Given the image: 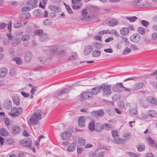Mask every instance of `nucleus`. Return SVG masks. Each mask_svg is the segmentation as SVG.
<instances>
[{"label": "nucleus", "mask_w": 157, "mask_h": 157, "mask_svg": "<svg viewBox=\"0 0 157 157\" xmlns=\"http://www.w3.org/2000/svg\"><path fill=\"white\" fill-rule=\"evenodd\" d=\"M111 34H113L117 37H118L120 35L115 29H112L111 30Z\"/></svg>", "instance_id": "51"}, {"label": "nucleus", "mask_w": 157, "mask_h": 157, "mask_svg": "<svg viewBox=\"0 0 157 157\" xmlns=\"http://www.w3.org/2000/svg\"><path fill=\"white\" fill-rule=\"evenodd\" d=\"M101 89L100 86L99 87H95L93 88L92 90V95H96L99 92Z\"/></svg>", "instance_id": "28"}, {"label": "nucleus", "mask_w": 157, "mask_h": 157, "mask_svg": "<svg viewBox=\"0 0 157 157\" xmlns=\"http://www.w3.org/2000/svg\"><path fill=\"white\" fill-rule=\"evenodd\" d=\"M63 47V45L51 46L50 47V52L52 54L55 53L58 55L63 56L65 53L64 51H62Z\"/></svg>", "instance_id": "2"}, {"label": "nucleus", "mask_w": 157, "mask_h": 157, "mask_svg": "<svg viewBox=\"0 0 157 157\" xmlns=\"http://www.w3.org/2000/svg\"><path fill=\"white\" fill-rule=\"evenodd\" d=\"M138 31L140 34L144 35L145 33V30L143 27H140L138 29Z\"/></svg>", "instance_id": "48"}, {"label": "nucleus", "mask_w": 157, "mask_h": 157, "mask_svg": "<svg viewBox=\"0 0 157 157\" xmlns=\"http://www.w3.org/2000/svg\"><path fill=\"white\" fill-rule=\"evenodd\" d=\"M32 141L29 139H26L22 140L21 143L23 146L30 148L32 144Z\"/></svg>", "instance_id": "6"}, {"label": "nucleus", "mask_w": 157, "mask_h": 157, "mask_svg": "<svg viewBox=\"0 0 157 157\" xmlns=\"http://www.w3.org/2000/svg\"><path fill=\"white\" fill-rule=\"evenodd\" d=\"M112 134L113 137L118 136V131L115 130H113L112 131Z\"/></svg>", "instance_id": "59"}, {"label": "nucleus", "mask_w": 157, "mask_h": 157, "mask_svg": "<svg viewBox=\"0 0 157 157\" xmlns=\"http://www.w3.org/2000/svg\"><path fill=\"white\" fill-rule=\"evenodd\" d=\"M103 129H104L106 130H108L111 128L112 126L111 124L105 123L102 125Z\"/></svg>", "instance_id": "43"}, {"label": "nucleus", "mask_w": 157, "mask_h": 157, "mask_svg": "<svg viewBox=\"0 0 157 157\" xmlns=\"http://www.w3.org/2000/svg\"><path fill=\"white\" fill-rule=\"evenodd\" d=\"M20 42V39L17 37H15L13 39L12 44L13 46L16 47L18 45Z\"/></svg>", "instance_id": "25"}, {"label": "nucleus", "mask_w": 157, "mask_h": 157, "mask_svg": "<svg viewBox=\"0 0 157 157\" xmlns=\"http://www.w3.org/2000/svg\"><path fill=\"white\" fill-rule=\"evenodd\" d=\"M50 10L54 11L55 12H57L58 11V7L56 6H50Z\"/></svg>", "instance_id": "50"}, {"label": "nucleus", "mask_w": 157, "mask_h": 157, "mask_svg": "<svg viewBox=\"0 0 157 157\" xmlns=\"http://www.w3.org/2000/svg\"><path fill=\"white\" fill-rule=\"evenodd\" d=\"M78 126L81 127H82L85 126V119L84 117H80L78 119Z\"/></svg>", "instance_id": "19"}, {"label": "nucleus", "mask_w": 157, "mask_h": 157, "mask_svg": "<svg viewBox=\"0 0 157 157\" xmlns=\"http://www.w3.org/2000/svg\"><path fill=\"white\" fill-rule=\"evenodd\" d=\"M22 111V108L21 107H18L17 108L16 107H13L11 110V113H8V115L12 117H16L20 115Z\"/></svg>", "instance_id": "4"}, {"label": "nucleus", "mask_w": 157, "mask_h": 157, "mask_svg": "<svg viewBox=\"0 0 157 157\" xmlns=\"http://www.w3.org/2000/svg\"><path fill=\"white\" fill-rule=\"evenodd\" d=\"M13 102L16 105H18L20 104V99L17 97H14L13 98Z\"/></svg>", "instance_id": "38"}, {"label": "nucleus", "mask_w": 157, "mask_h": 157, "mask_svg": "<svg viewBox=\"0 0 157 157\" xmlns=\"http://www.w3.org/2000/svg\"><path fill=\"white\" fill-rule=\"evenodd\" d=\"M113 142L117 144H121L123 143V140L117 136L113 139Z\"/></svg>", "instance_id": "31"}, {"label": "nucleus", "mask_w": 157, "mask_h": 157, "mask_svg": "<svg viewBox=\"0 0 157 157\" xmlns=\"http://www.w3.org/2000/svg\"><path fill=\"white\" fill-rule=\"evenodd\" d=\"M33 57L32 54L30 51L26 52L24 58L25 62L28 63L30 62Z\"/></svg>", "instance_id": "11"}, {"label": "nucleus", "mask_w": 157, "mask_h": 157, "mask_svg": "<svg viewBox=\"0 0 157 157\" xmlns=\"http://www.w3.org/2000/svg\"><path fill=\"white\" fill-rule=\"evenodd\" d=\"M44 136H40V137L38 138V140L35 142V145L36 146H37L39 145V142L40 141V140L42 138H44Z\"/></svg>", "instance_id": "60"}, {"label": "nucleus", "mask_w": 157, "mask_h": 157, "mask_svg": "<svg viewBox=\"0 0 157 157\" xmlns=\"http://www.w3.org/2000/svg\"><path fill=\"white\" fill-rule=\"evenodd\" d=\"M119 84H116L115 85H114L112 88L113 90L114 91H118L119 89Z\"/></svg>", "instance_id": "54"}, {"label": "nucleus", "mask_w": 157, "mask_h": 157, "mask_svg": "<svg viewBox=\"0 0 157 157\" xmlns=\"http://www.w3.org/2000/svg\"><path fill=\"white\" fill-rule=\"evenodd\" d=\"M77 56V54L75 52H72L71 53V55L68 58V59L70 60H75Z\"/></svg>", "instance_id": "37"}, {"label": "nucleus", "mask_w": 157, "mask_h": 157, "mask_svg": "<svg viewBox=\"0 0 157 157\" xmlns=\"http://www.w3.org/2000/svg\"><path fill=\"white\" fill-rule=\"evenodd\" d=\"M101 89L103 90V96L107 97L111 93V86L105 84L100 86Z\"/></svg>", "instance_id": "3"}, {"label": "nucleus", "mask_w": 157, "mask_h": 157, "mask_svg": "<svg viewBox=\"0 0 157 157\" xmlns=\"http://www.w3.org/2000/svg\"><path fill=\"white\" fill-rule=\"evenodd\" d=\"M118 23L119 22L117 20L113 18L109 19L107 21L108 25L111 27H113L117 25Z\"/></svg>", "instance_id": "7"}, {"label": "nucleus", "mask_w": 157, "mask_h": 157, "mask_svg": "<svg viewBox=\"0 0 157 157\" xmlns=\"http://www.w3.org/2000/svg\"><path fill=\"white\" fill-rule=\"evenodd\" d=\"M143 86V83L142 82L137 83L133 86L132 89L133 90H136L139 89Z\"/></svg>", "instance_id": "24"}, {"label": "nucleus", "mask_w": 157, "mask_h": 157, "mask_svg": "<svg viewBox=\"0 0 157 157\" xmlns=\"http://www.w3.org/2000/svg\"><path fill=\"white\" fill-rule=\"evenodd\" d=\"M31 15L29 13H21L20 16L21 19H27L30 17Z\"/></svg>", "instance_id": "34"}, {"label": "nucleus", "mask_w": 157, "mask_h": 157, "mask_svg": "<svg viewBox=\"0 0 157 157\" xmlns=\"http://www.w3.org/2000/svg\"><path fill=\"white\" fill-rule=\"evenodd\" d=\"M104 155V153L103 151H100L97 154L93 153L90 154V157H103Z\"/></svg>", "instance_id": "22"}, {"label": "nucleus", "mask_w": 157, "mask_h": 157, "mask_svg": "<svg viewBox=\"0 0 157 157\" xmlns=\"http://www.w3.org/2000/svg\"><path fill=\"white\" fill-rule=\"evenodd\" d=\"M81 1V0H71V3L73 4H78Z\"/></svg>", "instance_id": "61"}, {"label": "nucleus", "mask_w": 157, "mask_h": 157, "mask_svg": "<svg viewBox=\"0 0 157 157\" xmlns=\"http://www.w3.org/2000/svg\"><path fill=\"white\" fill-rule=\"evenodd\" d=\"M76 144L75 142L72 143L67 148V150L69 152H73L76 149Z\"/></svg>", "instance_id": "20"}, {"label": "nucleus", "mask_w": 157, "mask_h": 157, "mask_svg": "<svg viewBox=\"0 0 157 157\" xmlns=\"http://www.w3.org/2000/svg\"><path fill=\"white\" fill-rule=\"evenodd\" d=\"M48 37V35L46 33H44L39 37V39L40 41L44 42L45 41Z\"/></svg>", "instance_id": "21"}, {"label": "nucleus", "mask_w": 157, "mask_h": 157, "mask_svg": "<svg viewBox=\"0 0 157 157\" xmlns=\"http://www.w3.org/2000/svg\"><path fill=\"white\" fill-rule=\"evenodd\" d=\"M27 4L33 8L36 7L37 6L36 0H30L27 2Z\"/></svg>", "instance_id": "18"}, {"label": "nucleus", "mask_w": 157, "mask_h": 157, "mask_svg": "<svg viewBox=\"0 0 157 157\" xmlns=\"http://www.w3.org/2000/svg\"><path fill=\"white\" fill-rule=\"evenodd\" d=\"M141 22L142 25L145 27L147 26L149 24L148 21L144 20H141Z\"/></svg>", "instance_id": "56"}, {"label": "nucleus", "mask_w": 157, "mask_h": 157, "mask_svg": "<svg viewBox=\"0 0 157 157\" xmlns=\"http://www.w3.org/2000/svg\"><path fill=\"white\" fill-rule=\"evenodd\" d=\"M119 84L120 87H122L124 88L125 91L128 92H130L131 91V89L130 88H127L126 87H124L122 85V84L121 83H119Z\"/></svg>", "instance_id": "57"}, {"label": "nucleus", "mask_w": 157, "mask_h": 157, "mask_svg": "<svg viewBox=\"0 0 157 157\" xmlns=\"http://www.w3.org/2000/svg\"><path fill=\"white\" fill-rule=\"evenodd\" d=\"M72 136L71 132L69 131H65L61 134V137L62 140H64L68 139Z\"/></svg>", "instance_id": "9"}, {"label": "nucleus", "mask_w": 157, "mask_h": 157, "mask_svg": "<svg viewBox=\"0 0 157 157\" xmlns=\"http://www.w3.org/2000/svg\"><path fill=\"white\" fill-rule=\"evenodd\" d=\"M147 113L149 116L150 117L152 118L157 116L156 111L154 110H148Z\"/></svg>", "instance_id": "29"}, {"label": "nucleus", "mask_w": 157, "mask_h": 157, "mask_svg": "<svg viewBox=\"0 0 157 157\" xmlns=\"http://www.w3.org/2000/svg\"><path fill=\"white\" fill-rule=\"evenodd\" d=\"M4 122L6 126L8 127L10 124V121L8 118H4Z\"/></svg>", "instance_id": "53"}, {"label": "nucleus", "mask_w": 157, "mask_h": 157, "mask_svg": "<svg viewBox=\"0 0 157 157\" xmlns=\"http://www.w3.org/2000/svg\"><path fill=\"white\" fill-rule=\"evenodd\" d=\"M146 157H157L155 155L151 153H148L145 154Z\"/></svg>", "instance_id": "64"}, {"label": "nucleus", "mask_w": 157, "mask_h": 157, "mask_svg": "<svg viewBox=\"0 0 157 157\" xmlns=\"http://www.w3.org/2000/svg\"><path fill=\"white\" fill-rule=\"evenodd\" d=\"M12 60L14 61L16 63L17 65H21L23 63L22 59L19 57H16L13 58Z\"/></svg>", "instance_id": "32"}, {"label": "nucleus", "mask_w": 157, "mask_h": 157, "mask_svg": "<svg viewBox=\"0 0 157 157\" xmlns=\"http://www.w3.org/2000/svg\"><path fill=\"white\" fill-rule=\"evenodd\" d=\"M30 35L29 34H25L22 36L21 40L23 41H27L30 39Z\"/></svg>", "instance_id": "35"}, {"label": "nucleus", "mask_w": 157, "mask_h": 157, "mask_svg": "<svg viewBox=\"0 0 157 157\" xmlns=\"http://www.w3.org/2000/svg\"><path fill=\"white\" fill-rule=\"evenodd\" d=\"M126 19L128 20L130 22H133L137 19V18L135 16L133 17H126Z\"/></svg>", "instance_id": "44"}, {"label": "nucleus", "mask_w": 157, "mask_h": 157, "mask_svg": "<svg viewBox=\"0 0 157 157\" xmlns=\"http://www.w3.org/2000/svg\"><path fill=\"white\" fill-rule=\"evenodd\" d=\"M129 113L132 115H135L137 113V109L136 108H132L130 109L129 110Z\"/></svg>", "instance_id": "41"}, {"label": "nucleus", "mask_w": 157, "mask_h": 157, "mask_svg": "<svg viewBox=\"0 0 157 157\" xmlns=\"http://www.w3.org/2000/svg\"><path fill=\"white\" fill-rule=\"evenodd\" d=\"M131 4L133 7H146L148 6L147 2L142 3L138 0H134L132 2Z\"/></svg>", "instance_id": "5"}, {"label": "nucleus", "mask_w": 157, "mask_h": 157, "mask_svg": "<svg viewBox=\"0 0 157 157\" xmlns=\"http://www.w3.org/2000/svg\"><path fill=\"white\" fill-rule=\"evenodd\" d=\"M21 94L25 98H27L30 95L29 93H26L24 91L21 92Z\"/></svg>", "instance_id": "63"}, {"label": "nucleus", "mask_w": 157, "mask_h": 157, "mask_svg": "<svg viewBox=\"0 0 157 157\" xmlns=\"http://www.w3.org/2000/svg\"><path fill=\"white\" fill-rule=\"evenodd\" d=\"M127 154L131 157H140V154L139 153H135L132 152H128Z\"/></svg>", "instance_id": "39"}, {"label": "nucleus", "mask_w": 157, "mask_h": 157, "mask_svg": "<svg viewBox=\"0 0 157 157\" xmlns=\"http://www.w3.org/2000/svg\"><path fill=\"white\" fill-rule=\"evenodd\" d=\"M146 140L147 143L151 145H153L154 144V141L152 140L150 137H148L146 139Z\"/></svg>", "instance_id": "55"}, {"label": "nucleus", "mask_w": 157, "mask_h": 157, "mask_svg": "<svg viewBox=\"0 0 157 157\" xmlns=\"http://www.w3.org/2000/svg\"><path fill=\"white\" fill-rule=\"evenodd\" d=\"M95 130L97 132L101 131L102 129V125L100 123H97L95 126Z\"/></svg>", "instance_id": "30"}, {"label": "nucleus", "mask_w": 157, "mask_h": 157, "mask_svg": "<svg viewBox=\"0 0 157 157\" xmlns=\"http://www.w3.org/2000/svg\"><path fill=\"white\" fill-rule=\"evenodd\" d=\"M70 92V90L67 88H64L62 90L58 92L57 95L58 96H60L64 94H67Z\"/></svg>", "instance_id": "27"}, {"label": "nucleus", "mask_w": 157, "mask_h": 157, "mask_svg": "<svg viewBox=\"0 0 157 157\" xmlns=\"http://www.w3.org/2000/svg\"><path fill=\"white\" fill-rule=\"evenodd\" d=\"M8 73V70L5 67H2L0 69V77L3 78L6 76Z\"/></svg>", "instance_id": "16"}, {"label": "nucleus", "mask_w": 157, "mask_h": 157, "mask_svg": "<svg viewBox=\"0 0 157 157\" xmlns=\"http://www.w3.org/2000/svg\"><path fill=\"white\" fill-rule=\"evenodd\" d=\"M44 113L40 110H36L31 117L30 120L34 124H36L38 122V120L42 118V117H44Z\"/></svg>", "instance_id": "1"}, {"label": "nucleus", "mask_w": 157, "mask_h": 157, "mask_svg": "<svg viewBox=\"0 0 157 157\" xmlns=\"http://www.w3.org/2000/svg\"><path fill=\"white\" fill-rule=\"evenodd\" d=\"M91 113L96 117H99L103 116L104 112L102 110L100 109L97 111H93Z\"/></svg>", "instance_id": "15"}, {"label": "nucleus", "mask_w": 157, "mask_h": 157, "mask_svg": "<svg viewBox=\"0 0 157 157\" xmlns=\"http://www.w3.org/2000/svg\"><path fill=\"white\" fill-rule=\"evenodd\" d=\"M8 132L6 129L2 128L0 129V135L2 136H6L8 134Z\"/></svg>", "instance_id": "26"}, {"label": "nucleus", "mask_w": 157, "mask_h": 157, "mask_svg": "<svg viewBox=\"0 0 157 157\" xmlns=\"http://www.w3.org/2000/svg\"><path fill=\"white\" fill-rule=\"evenodd\" d=\"M152 38L154 40H157V33H154L151 35Z\"/></svg>", "instance_id": "62"}, {"label": "nucleus", "mask_w": 157, "mask_h": 157, "mask_svg": "<svg viewBox=\"0 0 157 157\" xmlns=\"http://www.w3.org/2000/svg\"><path fill=\"white\" fill-rule=\"evenodd\" d=\"M145 146L143 145H140L137 147V149L139 151H142L144 150Z\"/></svg>", "instance_id": "52"}, {"label": "nucleus", "mask_w": 157, "mask_h": 157, "mask_svg": "<svg viewBox=\"0 0 157 157\" xmlns=\"http://www.w3.org/2000/svg\"><path fill=\"white\" fill-rule=\"evenodd\" d=\"M22 23L21 22H15L13 24V26L16 28H18L22 26Z\"/></svg>", "instance_id": "49"}, {"label": "nucleus", "mask_w": 157, "mask_h": 157, "mask_svg": "<svg viewBox=\"0 0 157 157\" xmlns=\"http://www.w3.org/2000/svg\"><path fill=\"white\" fill-rule=\"evenodd\" d=\"M3 106L6 109H10L12 107L11 101L9 100H5L3 102Z\"/></svg>", "instance_id": "13"}, {"label": "nucleus", "mask_w": 157, "mask_h": 157, "mask_svg": "<svg viewBox=\"0 0 157 157\" xmlns=\"http://www.w3.org/2000/svg\"><path fill=\"white\" fill-rule=\"evenodd\" d=\"M95 123L93 121H91L89 122L88 127L89 130L91 131H93L95 129Z\"/></svg>", "instance_id": "33"}, {"label": "nucleus", "mask_w": 157, "mask_h": 157, "mask_svg": "<svg viewBox=\"0 0 157 157\" xmlns=\"http://www.w3.org/2000/svg\"><path fill=\"white\" fill-rule=\"evenodd\" d=\"M38 60L41 63L44 64L45 62L47 61V59L44 57H39Z\"/></svg>", "instance_id": "58"}, {"label": "nucleus", "mask_w": 157, "mask_h": 157, "mask_svg": "<svg viewBox=\"0 0 157 157\" xmlns=\"http://www.w3.org/2000/svg\"><path fill=\"white\" fill-rule=\"evenodd\" d=\"M82 98L85 99H90L92 98V94L90 92H85L81 95Z\"/></svg>", "instance_id": "14"}, {"label": "nucleus", "mask_w": 157, "mask_h": 157, "mask_svg": "<svg viewBox=\"0 0 157 157\" xmlns=\"http://www.w3.org/2000/svg\"><path fill=\"white\" fill-rule=\"evenodd\" d=\"M141 39V36L138 34H133L130 37L131 41L133 43H137Z\"/></svg>", "instance_id": "8"}, {"label": "nucleus", "mask_w": 157, "mask_h": 157, "mask_svg": "<svg viewBox=\"0 0 157 157\" xmlns=\"http://www.w3.org/2000/svg\"><path fill=\"white\" fill-rule=\"evenodd\" d=\"M131 51L130 49L126 47L124 50L122 52V54L124 55H127L129 54Z\"/></svg>", "instance_id": "46"}, {"label": "nucleus", "mask_w": 157, "mask_h": 157, "mask_svg": "<svg viewBox=\"0 0 157 157\" xmlns=\"http://www.w3.org/2000/svg\"><path fill=\"white\" fill-rule=\"evenodd\" d=\"M21 131L20 127L17 125H13L11 128V132L13 135L19 134Z\"/></svg>", "instance_id": "10"}, {"label": "nucleus", "mask_w": 157, "mask_h": 157, "mask_svg": "<svg viewBox=\"0 0 157 157\" xmlns=\"http://www.w3.org/2000/svg\"><path fill=\"white\" fill-rule=\"evenodd\" d=\"M79 144L81 146H84L86 144L85 140L82 137H80L78 140Z\"/></svg>", "instance_id": "42"}, {"label": "nucleus", "mask_w": 157, "mask_h": 157, "mask_svg": "<svg viewBox=\"0 0 157 157\" xmlns=\"http://www.w3.org/2000/svg\"><path fill=\"white\" fill-rule=\"evenodd\" d=\"M64 5L68 13L70 14H72L73 13V11L70 6L69 5L66 4L65 3H64Z\"/></svg>", "instance_id": "47"}, {"label": "nucleus", "mask_w": 157, "mask_h": 157, "mask_svg": "<svg viewBox=\"0 0 157 157\" xmlns=\"http://www.w3.org/2000/svg\"><path fill=\"white\" fill-rule=\"evenodd\" d=\"M93 47L92 45H90L86 46L83 52V54L86 56L89 55L93 50Z\"/></svg>", "instance_id": "12"}, {"label": "nucleus", "mask_w": 157, "mask_h": 157, "mask_svg": "<svg viewBox=\"0 0 157 157\" xmlns=\"http://www.w3.org/2000/svg\"><path fill=\"white\" fill-rule=\"evenodd\" d=\"M129 29L127 27H124L120 29V33L122 36H125L128 34Z\"/></svg>", "instance_id": "17"}, {"label": "nucleus", "mask_w": 157, "mask_h": 157, "mask_svg": "<svg viewBox=\"0 0 157 157\" xmlns=\"http://www.w3.org/2000/svg\"><path fill=\"white\" fill-rule=\"evenodd\" d=\"M34 33L36 35H39V37L44 33L43 30L41 29H37L35 30Z\"/></svg>", "instance_id": "40"}, {"label": "nucleus", "mask_w": 157, "mask_h": 157, "mask_svg": "<svg viewBox=\"0 0 157 157\" xmlns=\"http://www.w3.org/2000/svg\"><path fill=\"white\" fill-rule=\"evenodd\" d=\"M101 54L100 51L98 50H94L92 53V56L94 57H98L100 56Z\"/></svg>", "instance_id": "36"}, {"label": "nucleus", "mask_w": 157, "mask_h": 157, "mask_svg": "<svg viewBox=\"0 0 157 157\" xmlns=\"http://www.w3.org/2000/svg\"><path fill=\"white\" fill-rule=\"evenodd\" d=\"M146 100L148 103L154 105H156V101L155 98L148 97L147 98Z\"/></svg>", "instance_id": "23"}, {"label": "nucleus", "mask_w": 157, "mask_h": 157, "mask_svg": "<svg viewBox=\"0 0 157 157\" xmlns=\"http://www.w3.org/2000/svg\"><path fill=\"white\" fill-rule=\"evenodd\" d=\"M41 11L39 9L35 10L34 12V14L37 17L40 16L41 14Z\"/></svg>", "instance_id": "45"}]
</instances>
